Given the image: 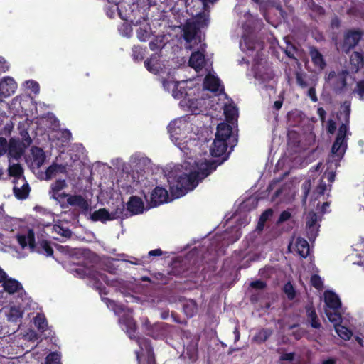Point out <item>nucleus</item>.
I'll return each instance as SVG.
<instances>
[{"label":"nucleus","instance_id":"obj_24","mask_svg":"<svg viewBox=\"0 0 364 364\" xmlns=\"http://www.w3.org/2000/svg\"><path fill=\"white\" fill-rule=\"evenodd\" d=\"M127 210L133 215L142 213L144 210V203L141 199L136 196L131 197L127 203Z\"/></svg>","mask_w":364,"mask_h":364},{"label":"nucleus","instance_id":"obj_40","mask_svg":"<svg viewBox=\"0 0 364 364\" xmlns=\"http://www.w3.org/2000/svg\"><path fill=\"white\" fill-rule=\"evenodd\" d=\"M23 312L20 308L16 306H11L9 309V312L7 314L8 320L9 321H16L17 319L22 317Z\"/></svg>","mask_w":364,"mask_h":364},{"label":"nucleus","instance_id":"obj_30","mask_svg":"<svg viewBox=\"0 0 364 364\" xmlns=\"http://www.w3.org/2000/svg\"><path fill=\"white\" fill-rule=\"evenodd\" d=\"M310 56L311 58L312 62L318 69L322 70L324 68L326 63L324 61L323 55L319 53V51L316 48H311Z\"/></svg>","mask_w":364,"mask_h":364},{"label":"nucleus","instance_id":"obj_8","mask_svg":"<svg viewBox=\"0 0 364 364\" xmlns=\"http://www.w3.org/2000/svg\"><path fill=\"white\" fill-rule=\"evenodd\" d=\"M111 304L115 306L113 310L116 314H120L122 312H125V309L122 306H117L114 301H112ZM119 323L125 326L127 333L130 338L135 337L134 333L136 331V325L131 316L124 313L123 315L120 316Z\"/></svg>","mask_w":364,"mask_h":364},{"label":"nucleus","instance_id":"obj_57","mask_svg":"<svg viewBox=\"0 0 364 364\" xmlns=\"http://www.w3.org/2000/svg\"><path fill=\"white\" fill-rule=\"evenodd\" d=\"M326 188V183L323 180H321L316 191L318 195L321 196L325 193Z\"/></svg>","mask_w":364,"mask_h":364},{"label":"nucleus","instance_id":"obj_11","mask_svg":"<svg viewBox=\"0 0 364 364\" xmlns=\"http://www.w3.org/2000/svg\"><path fill=\"white\" fill-rule=\"evenodd\" d=\"M186 81L173 82L168 80H164L163 85L164 89L167 90H172V95L174 98L180 99L186 97L187 91L186 90Z\"/></svg>","mask_w":364,"mask_h":364},{"label":"nucleus","instance_id":"obj_27","mask_svg":"<svg viewBox=\"0 0 364 364\" xmlns=\"http://www.w3.org/2000/svg\"><path fill=\"white\" fill-rule=\"evenodd\" d=\"M232 133V128L230 125L225 123H220L217 127V132L215 133V138L223 139L227 141V139L230 136Z\"/></svg>","mask_w":364,"mask_h":364},{"label":"nucleus","instance_id":"obj_15","mask_svg":"<svg viewBox=\"0 0 364 364\" xmlns=\"http://www.w3.org/2000/svg\"><path fill=\"white\" fill-rule=\"evenodd\" d=\"M205 45L200 44L198 49L200 50L193 52L189 59V65L196 71L202 69L205 63L204 50Z\"/></svg>","mask_w":364,"mask_h":364},{"label":"nucleus","instance_id":"obj_33","mask_svg":"<svg viewBox=\"0 0 364 364\" xmlns=\"http://www.w3.org/2000/svg\"><path fill=\"white\" fill-rule=\"evenodd\" d=\"M66 168L64 166L53 164L46 171V180H50L58 173H65Z\"/></svg>","mask_w":364,"mask_h":364},{"label":"nucleus","instance_id":"obj_13","mask_svg":"<svg viewBox=\"0 0 364 364\" xmlns=\"http://www.w3.org/2000/svg\"><path fill=\"white\" fill-rule=\"evenodd\" d=\"M14 193L18 199H26L30 193V187L24 177L14 180Z\"/></svg>","mask_w":364,"mask_h":364},{"label":"nucleus","instance_id":"obj_35","mask_svg":"<svg viewBox=\"0 0 364 364\" xmlns=\"http://www.w3.org/2000/svg\"><path fill=\"white\" fill-rule=\"evenodd\" d=\"M224 114L226 119L233 124L238 117V111L235 106L232 105H225L224 107Z\"/></svg>","mask_w":364,"mask_h":364},{"label":"nucleus","instance_id":"obj_47","mask_svg":"<svg viewBox=\"0 0 364 364\" xmlns=\"http://www.w3.org/2000/svg\"><path fill=\"white\" fill-rule=\"evenodd\" d=\"M353 92L356 93L360 100H364V80H361L357 82Z\"/></svg>","mask_w":364,"mask_h":364},{"label":"nucleus","instance_id":"obj_45","mask_svg":"<svg viewBox=\"0 0 364 364\" xmlns=\"http://www.w3.org/2000/svg\"><path fill=\"white\" fill-rule=\"evenodd\" d=\"M284 291L289 299L292 300L295 297V290L290 282H288L284 285Z\"/></svg>","mask_w":364,"mask_h":364},{"label":"nucleus","instance_id":"obj_59","mask_svg":"<svg viewBox=\"0 0 364 364\" xmlns=\"http://www.w3.org/2000/svg\"><path fill=\"white\" fill-rule=\"evenodd\" d=\"M307 95L314 102H316L318 101V97L314 87H310L307 92Z\"/></svg>","mask_w":364,"mask_h":364},{"label":"nucleus","instance_id":"obj_39","mask_svg":"<svg viewBox=\"0 0 364 364\" xmlns=\"http://www.w3.org/2000/svg\"><path fill=\"white\" fill-rule=\"evenodd\" d=\"M272 334V331L271 329L265 328L261 329L258 331V333L254 336V341L257 343H263L267 341L270 336Z\"/></svg>","mask_w":364,"mask_h":364},{"label":"nucleus","instance_id":"obj_10","mask_svg":"<svg viewBox=\"0 0 364 364\" xmlns=\"http://www.w3.org/2000/svg\"><path fill=\"white\" fill-rule=\"evenodd\" d=\"M361 38V33L356 31H348L344 34L343 43L338 49L343 52L348 53L353 48Z\"/></svg>","mask_w":364,"mask_h":364},{"label":"nucleus","instance_id":"obj_6","mask_svg":"<svg viewBox=\"0 0 364 364\" xmlns=\"http://www.w3.org/2000/svg\"><path fill=\"white\" fill-rule=\"evenodd\" d=\"M64 198H66L67 205L62 204V208H67L68 205L74 207L82 213H87L90 209V202L81 195L77 194H64Z\"/></svg>","mask_w":364,"mask_h":364},{"label":"nucleus","instance_id":"obj_28","mask_svg":"<svg viewBox=\"0 0 364 364\" xmlns=\"http://www.w3.org/2000/svg\"><path fill=\"white\" fill-rule=\"evenodd\" d=\"M4 290L9 294H14L22 290L21 284L15 279H7L3 282Z\"/></svg>","mask_w":364,"mask_h":364},{"label":"nucleus","instance_id":"obj_50","mask_svg":"<svg viewBox=\"0 0 364 364\" xmlns=\"http://www.w3.org/2000/svg\"><path fill=\"white\" fill-rule=\"evenodd\" d=\"M311 283L312 286L314 287L315 288H316L317 289H323V281H322L321 278L316 274H314L311 277Z\"/></svg>","mask_w":364,"mask_h":364},{"label":"nucleus","instance_id":"obj_12","mask_svg":"<svg viewBox=\"0 0 364 364\" xmlns=\"http://www.w3.org/2000/svg\"><path fill=\"white\" fill-rule=\"evenodd\" d=\"M253 70L255 78L262 81H269L274 77V73L271 65L267 62L255 65Z\"/></svg>","mask_w":364,"mask_h":364},{"label":"nucleus","instance_id":"obj_3","mask_svg":"<svg viewBox=\"0 0 364 364\" xmlns=\"http://www.w3.org/2000/svg\"><path fill=\"white\" fill-rule=\"evenodd\" d=\"M168 130L171 140L178 146L181 151H185L186 146L183 145L191 139V136H188V134L192 132V124L186 119H177L168 124Z\"/></svg>","mask_w":364,"mask_h":364},{"label":"nucleus","instance_id":"obj_17","mask_svg":"<svg viewBox=\"0 0 364 364\" xmlns=\"http://www.w3.org/2000/svg\"><path fill=\"white\" fill-rule=\"evenodd\" d=\"M318 217L314 212H309L306 216V231L310 240H314L317 236L318 226L317 225Z\"/></svg>","mask_w":364,"mask_h":364},{"label":"nucleus","instance_id":"obj_26","mask_svg":"<svg viewBox=\"0 0 364 364\" xmlns=\"http://www.w3.org/2000/svg\"><path fill=\"white\" fill-rule=\"evenodd\" d=\"M88 277L96 282V288L100 289L102 282L109 284L107 277L101 272L90 269L87 273Z\"/></svg>","mask_w":364,"mask_h":364},{"label":"nucleus","instance_id":"obj_53","mask_svg":"<svg viewBox=\"0 0 364 364\" xmlns=\"http://www.w3.org/2000/svg\"><path fill=\"white\" fill-rule=\"evenodd\" d=\"M26 85L28 88L31 89L34 93L37 94L39 92V85L34 80H28L26 82Z\"/></svg>","mask_w":364,"mask_h":364},{"label":"nucleus","instance_id":"obj_60","mask_svg":"<svg viewBox=\"0 0 364 364\" xmlns=\"http://www.w3.org/2000/svg\"><path fill=\"white\" fill-rule=\"evenodd\" d=\"M250 286L252 288H255L257 289H262L265 287L266 284L262 281L257 280V281L251 282Z\"/></svg>","mask_w":364,"mask_h":364},{"label":"nucleus","instance_id":"obj_51","mask_svg":"<svg viewBox=\"0 0 364 364\" xmlns=\"http://www.w3.org/2000/svg\"><path fill=\"white\" fill-rule=\"evenodd\" d=\"M41 252L46 256H51L53 253V249L46 241H43L41 243Z\"/></svg>","mask_w":364,"mask_h":364},{"label":"nucleus","instance_id":"obj_41","mask_svg":"<svg viewBox=\"0 0 364 364\" xmlns=\"http://www.w3.org/2000/svg\"><path fill=\"white\" fill-rule=\"evenodd\" d=\"M335 330L337 334L344 340H348L352 336V333L345 326L341 325H336Z\"/></svg>","mask_w":364,"mask_h":364},{"label":"nucleus","instance_id":"obj_34","mask_svg":"<svg viewBox=\"0 0 364 364\" xmlns=\"http://www.w3.org/2000/svg\"><path fill=\"white\" fill-rule=\"evenodd\" d=\"M306 315L309 321L314 328H319L321 327V323L318 318L315 309L310 305L306 307Z\"/></svg>","mask_w":364,"mask_h":364},{"label":"nucleus","instance_id":"obj_21","mask_svg":"<svg viewBox=\"0 0 364 364\" xmlns=\"http://www.w3.org/2000/svg\"><path fill=\"white\" fill-rule=\"evenodd\" d=\"M326 306L332 310H338L341 308V303L339 297L331 291H326L323 294Z\"/></svg>","mask_w":364,"mask_h":364},{"label":"nucleus","instance_id":"obj_42","mask_svg":"<svg viewBox=\"0 0 364 364\" xmlns=\"http://www.w3.org/2000/svg\"><path fill=\"white\" fill-rule=\"evenodd\" d=\"M53 230L54 232L66 238L70 237L72 235V232L68 228H64L60 225H54L53 226Z\"/></svg>","mask_w":364,"mask_h":364},{"label":"nucleus","instance_id":"obj_1","mask_svg":"<svg viewBox=\"0 0 364 364\" xmlns=\"http://www.w3.org/2000/svg\"><path fill=\"white\" fill-rule=\"evenodd\" d=\"M188 165L192 166L188 173H186L179 176L176 186L177 192L174 191V188H171V191L175 198L183 196L187 191H192L196 187L198 182L208 176L215 169V166L210 163L205 159L198 161L185 162L184 167L187 170Z\"/></svg>","mask_w":364,"mask_h":364},{"label":"nucleus","instance_id":"obj_37","mask_svg":"<svg viewBox=\"0 0 364 364\" xmlns=\"http://www.w3.org/2000/svg\"><path fill=\"white\" fill-rule=\"evenodd\" d=\"M354 253L352 256H360V254L359 252H363L362 260H354L353 264H356L358 265H363L364 264V240H361L360 242H356L353 246Z\"/></svg>","mask_w":364,"mask_h":364},{"label":"nucleus","instance_id":"obj_38","mask_svg":"<svg viewBox=\"0 0 364 364\" xmlns=\"http://www.w3.org/2000/svg\"><path fill=\"white\" fill-rule=\"evenodd\" d=\"M33 322L40 331L44 332L46 330L48 323L43 314H38L34 318Z\"/></svg>","mask_w":364,"mask_h":364},{"label":"nucleus","instance_id":"obj_14","mask_svg":"<svg viewBox=\"0 0 364 364\" xmlns=\"http://www.w3.org/2000/svg\"><path fill=\"white\" fill-rule=\"evenodd\" d=\"M17 88V84L11 77H4L0 80V96L8 97L13 95Z\"/></svg>","mask_w":364,"mask_h":364},{"label":"nucleus","instance_id":"obj_46","mask_svg":"<svg viewBox=\"0 0 364 364\" xmlns=\"http://www.w3.org/2000/svg\"><path fill=\"white\" fill-rule=\"evenodd\" d=\"M296 83L301 87V88H306L309 86L308 82L306 80V75L297 72L296 73Z\"/></svg>","mask_w":364,"mask_h":364},{"label":"nucleus","instance_id":"obj_54","mask_svg":"<svg viewBox=\"0 0 364 364\" xmlns=\"http://www.w3.org/2000/svg\"><path fill=\"white\" fill-rule=\"evenodd\" d=\"M9 147L7 140L4 137H0V156L6 153Z\"/></svg>","mask_w":364,"mask_h":364},{"label":"nucleus","instance_id":"obj_31","mask_svg":"<svg viewBox=\"0 0 364 364\" xmlns=\"http://www.w3.org/2000/svg\"><path fill=\"white\" fill-rule=\"evenodd\" d=\"M90 218L92 221L100 220L105 223L107 220H113L114 217H112L106 209L101 208L92 213L90 215Z\"/></svg>","mask_w":364,"mask_h":364},{"label":"nucleus","instance_id":"obj_58","mask_svg":"<svg viewBox=\"0 0 364 364\" xmlns=\"http://www.w3.org/2000/svg\"><path fill=\"white\" fill-rule=\"evenodd\" d=\"M327 131L330 134H333L336 129V122L332 120L329 119L327 123Z\"/></svg>","mask_w":364,"mask_h":364},{"label":"nucleus","instance_id":"obj_25","mask_svg":"<svg viewBox=\"0 0 364 364\" xmlns=\"http://www.w3.org/2000/svg\"><path fill=\"white\" fill-rule=\"evenodd\" d=\"M32 156V164L37 168H40L45 162L46 155L43 150L41 148L33 146L31 149Z\"/></svg>","mask_w":364,"mask_h":364},{"label":"nucleus","instance_id":"obj_9","mask_svg":"<svg viewBox=\"0 0 364 364\" xmlns=\"http://www.w3.org/2000/svg\"><path fill=\"white\" fill-rule=\"evenodd\" d=\"M183 38L186 40L185 47L186 49L194 48L195 44H198L200 39L197 36V28L193 23H186L183 27Z\"/></svg>","mask_w":364,"mask_h":364},{"label":"nucleus","instance_id":"obj_44","mask_svg":"<svg viewBox=\"0 0 364 364\" xmlns=\"http://www.w3.org/2000/svg\"><path fill=\"white\" fill-rule=\"evenodd\" d=\"M157 58L152 56L149 60L144 62L146 69L152 73H156L158 72V66H156Z\"/></svg>","mask_w":364,"mask_h":364},{"label":"nucleus","instance_id":"obj_5","mask_svg":"<svg viewBox=\"0 0 364 364\" xmlns=\"http://www.w3.org/2000/svg\"><path fill=\"white\" fill-rule=\"evenodd\" d=\"M31 143V139L28 136L23 141H20L14 139H11L9 142L7 150L9 161L11 159L18 161L23 155L25 149Z\"/></svg>","mask_w":364,"mask_h":364},{"label":"nucleus","instance_id":"obj_29","mask_svg":"<svg viewBox=\"0 0 364 364\" xmlns=\"http://www.w3.org/2000/svg\"><path fill=\"white\" fill-rule=\"evenodd\" d=\"M296 252L302 257H306L309 254L308 242L303 238H297L295 243Z\"/></svg>","mask_w":364,"mask_h":364},{"label":"nucleus","instance_id":"obj_16","mask_svg":"<svg viewBox=\"0 0 364 364\" xmlns=\"http://www.w3.org/2000/svg\"><path fill=\"white\" fill-rule=\"evenodd\" d=\"M204 88L210 90L218 95L223 92V87L220 80L214 75L209 73L205 78L203 82Z\"/></svg>","mask_w":364,"mask_h":364},{"label":"nucleus","instance_id":"obj_52","mask_svg":"<svg viewBox=\"0 0 364 364\" xmlns=\"http://www.w3.org/2000/svg\"><path fill=\"white\" fill-rule=\"evenodd\" d=\"M137 36L141 41H146L149 38L150 33L146 29L139 28L137 31Z\"/></svg>","mask_w":364,"mask_h":364},{"label":"nucleus","instance_id":"obj_55","mask_svg":"<svg viewBox=\"0 0 364 364\" xmlns=\"http://www.w3.org/2000/svg\"><path fill=\"white\" fill-rule=\"evenodd\" d=\"M163 46V43L161 39L155 38L149 43V47L151 50H156L161 48Z\"/></svg>","mask_w":364,"mask_h":364},{"label":"nucleus","instance_id":"obj_49","mask_svg":"<svg viewBox=\"0 0 364 364\" xmlns=\"http://www.w3.org/2000/svg\"><path fill=\"white\" fill-rule=\"evenodd\" d=\"M272 215V210L271 209L267 210L264 211L260 216L259 222L258 223V228L262 229L264 226V223L265 221L268 220V218Z\"/></svg>","mask_w":364,"mask_h":364},{"label":"nucleus","instance_id":"obj_22","mask_svg":"<svg viewBox=\"0 0 364 364\" xmlns=\"http://www.w3.org/2000/svg\"><path fill=\"white\" fill-rule=\"evenodd\" d=\"M227 148V141L215 138L210 149V154L214 157L220 156L225 153Z\"/></svg>","mask_w":364,"mask_h":364},{"label":"nucleus","instance_id":"obj_56","mask_svg":"<svg viewBox=\"0 0 364 364\" xmlns=\"http://www.w3.org/2000/svg\"><path fill=\"white\" fill-rule=\"evenodd\" d=\"M301 189L304 193V198L306 199L311 189V181L309 180L304 181L302 184Z\"/></svg>","mask_w":364,"mask_h":364},{"label":"nucleus","instance_id":"obj_43","mask_svg":"<svg viewBox=\"0 0 364 364\" xmlns=\"http://www.w3.org/2000/svg\"><path fill=\"white\" fill-rule=\"evenodd\" d=\"M337 310H333V311H331L328 309H325V313L329 319V321L332 323H334V325H338V323L341 321V316L340 314H338Z\"/></svg>","mask_w":364,"mask_h":364},{"label":"nucleus","instance_id":"obj_23","mask_svg":"<svg viewBox=\"0 0 364 364\" xmlns=\"http://www.w3.org/2000/svg\"><path fill=\"white\" fill-rule=\"evenodd\" d=\"M351 70L357 73L364 66V52L355 51L350 56Z\"/></svg>","mask_w":364,"mask_h":364},{"label":"nucleus","instance_id":"obj_48","mask_svg":"<svg viewBox=\"0 0 364 364\" xmlns=\"http://www.w3.org/2000/svg\"><path fill=\"white\" fill-rule=\"evenodd\" d=\"M60 355L57 353H51L46 357V364H60Z\"/></svg>","mask_w":364,"mask_h":364},{"label":"nucleus","instance_id":"obj_62","mask_svg":"<svg viewBox=\"0 0 364 364\" xmlns=\"http://www.w3.org/2000/svg\"><path fill=\"white\" fill-rule=\"evenodd\" d=\"M291 217V213L288 211H283L279 218L278 222L279 223H283L284 221H287L289 220Z\"/></svg>","mask_w":364,"mask_h":364},{"label":"nucleus","instance_id":"obj_19","mask_svg":"<svg viewBox=\"0 0 364 364\" xmlns=\"http://www.w3.org/2000/svg\"><path fill=\"white\" fill-rule=\"evenodd\" d=\"M67 186L66 181L65 180H57L54 183L51 184L50 186V198H53L59 202L61 201V200L63 198L64 194H66L65 193H60V191L63 189H64Z\"/></svg>","mask_w":364,"mask_h":364},{"label":"nucleus","instance_id":"obj_4","mask_svg":"<svg viewBox=\"0 0 364 364\" xmlns=\"http://www.w3.org/2000/svg\"><path fill=\"white\" fill-rule=\"evenodd\" d=\"M137 343L141 348V351L136 352L138 364H155L153 349L149 341L146 338H139Z\"/></svg>","mask_w":364,"mask_h":364},{"label":"nucleus","instance_id":"obj_18","mask_svg":"<svg viewBox=\"0 0 364 364\" xmlns=\"http://www.w3.org/2000/svg\"><path fill=\"white\" fill-rule=\"evenodd\" d=\"M168 191L161 187H156L151 194L150 203L151 206L156 207L168 202Z\"/></svg>","mask_w":364,"mask_h":364},{"label":"nucleus","instance_id":"obj_32","mask_svg":"<svg viewBox=\"0 0 364 364\" xmlns=\"http://www.w3.org/2000/svg\"><path fill=\"white\" fill-rule=\"evenodd\" d=\"M183 310L188 317H193L198 312V305L193 299L186 300L183 304Z\"/></svg>","mask_w":364,"mask_h":364},{"label":"nucleus","instance_id":"obj_36","mask_svg":"<svg viewBox=\"0 0 364 364\" xmlns=\"http://www.w3.org/2000/svg\"><path fill=\"white\" fill-rule=\"evenodd\" d=\"M8 171L9 176L14 177V179H18L20 177H23V168L18 163H12L11 161H9Z\"/></svg>","mask_w":364,"mask_h":364},{"label":"nucleus","instance_id":"obj_61","mask_svg":"<svg viewBox=\"0 0 364 364\" xmlns=\"http://www.w3.org/2000/svg\"><path fill=\"white\" fill-rule=\"evenodd\" d=\"M9 68V64L4 60L3 58L0 57V74L7 71Z\"/></svg>","mask_w":364,"mask_h":364},{"label":"nucleus","instance_id":"obj_2","mask_svg":"<svg viewBox=\"0 0 364 364\" xmlns=\"http://www.w3.org/2000/svg\"><path fill=\"white\" fill-rule=\"evenodd\" d=\"M350 114V103L348 101L344 102L338 113V120L341 122L336 140L331 148V157L335 161V166L338 165V161L343 156L347 149V137L350 134L349 132ZM333 160L331 163L333 162ZM330 163V161H328Z\"/></svg>","mask_w":364,"mask_h":364},{"label":"nucleus","instance_id":"obj_63","mask_svg":"<svg viewBox=\"0 0 364 364\" xmlns=\"http://www.w3.org/2000/svg\"><path fill=\"white\" fill-rule=\"evenodd\" d=\"M294 357V353H284L280 357V360L291 361V360H293Z\"/></svg>","mask_w":364,"mask_h":364},{"label":"nucleus","instance_id":"obj_64","mask_svg":"<svg viewBox=\"0 0 364 364\" xmlns=\"http://www.w3.org/2000/svg\"><path fill=\"white\" fill-rule=\"evenodd\" d=\"M317 114L319 116L321 120L323 122L326 118V112L324 110L323 108L319 107L317 110Z\"/></svg>","mask_w":364,"mask_h":364},{"label":"nucleus","instance_id":"obj_7","mask_svg":"<svg viewBox=\"0 0 364 364\" xmlns=\"http://www.w3.org/2000/svg\"><path fill=\"white\" fill-rule=\"evenodd\" d=\"M348 72L343 70L339 73L331 71L328 75L327 82L336 92H341L346 86V77Z\"/></svg>","mask_w":364,"mask_h":364},{"label":"nucleus","instance_id":"obj_20","mask_svg":"<svg viewBox=\"0 0 364 364\" xmlns=\"http://www.w3.org/2000/svg\"><path fill=\"white\" fill-rule=\"evenodd\" d=\"M16 240L21 247L22 249H24L26 247H28L29 249L31 250L34 248V242H35V237H34V232L33 230H30L27 235H17L16 236Z\"/></svg>","mask_w":364,"mask_h":364}]
</instances>
